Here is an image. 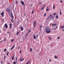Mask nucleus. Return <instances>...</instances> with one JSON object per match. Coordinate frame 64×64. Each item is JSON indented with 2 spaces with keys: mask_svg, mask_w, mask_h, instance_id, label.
<instances>
[{
  "mask_svg": "<svg viewBox=\"0 0 64 64\" xmlns=\"http://www.w3.org/2000/svg\"><path fill=\"white\" fill-rule=\"evenodd\" d=\"M6 48H5L4 50V51H6Z\"/></svg>",
  "mask_w": 64,
  "mask_h": 64,
  "instance_id": "2f4dec72",
  "label": "nucleus"
},
{
  "mask_svg": "<svg viewBox=\"0 0 64 64\" xmlns=\"http://www.w3.org/2000/svg\"><path fill=\"white\" fill-rule=\"evenodd\" d=\"M15 56V55H14L13 56L12 58V60H13L14 59V56Z\"/></svg>",
  "mask_w": 64,
  "mask_h": 64,
  "instance_id": "9b49d317",
  "label": "nucleus"
},
{
  "mask_svg": "<svg viewBox=\"0 0 64 64\" xmlns=\"http://www.w3.org/2000/svg\"><path fill=\"white\" fill-rule=\"evenodd\" d=\"M10 15H11V17H12L13 19H14V16H13V14H12V13H11Z\"/></svg>",
  "mask_w": 64,
  "mask_h": 64,
  "instance_id": "0eeeda50",
  "label": "nucleus"
},
{
  "mask_svg": "<svg viewBox=\"0 0 64 64\" xmlns=\"http://www.w3.org/2000/svg\"><path fill=\"white\" fill-rule=\"evenodd\" d=\"M52 26H56V24H52Z\"/></svg>",
  "mask_w": 64,
  "mask_h": 64,
  "instance_id": "4468645a",
  "label": "nucleus"
},
{
  "mask_svg": "<svg viewBox=\"0 0 64 64\" xmlns=\"http://www.w3.org/2000/svg\"><path fill=\"white\" fill-rule=\"evenodd\" d=\"M30 30L29 31H28V33H30Z\"/></svg>",
  "mask_w": 64,
  "mask_h": 64,
  "instance_id": "37998d69",
  "label": "nucleus"
},
{
  "mask_svg": "<svg viewBox=\"0 0 64 64\" xmlns=\"http://www.w3.org/2000/svg\"><path fill=\"white\" fill-rule=\"evenodd\" d=\"M45 6H46V5L44 6L42 8L41 10H43L44 8L45 7Z\"/></svg>",
  "mask_w": 64,
  "mask_h": 64,
  "instance_id": "f8f14e48",
  "label": "nucleus"
},
{
  "mask_svg": "<svg viewBox=\"0 0 64 64\" xmlns=\"http://www.w3.org/2000/svg\"><path fill=\"white\" fill-rule=\"evenodd\" d=\"M6 38L5 39H4V40H3V41H6Z\"/></svg>",
  "mask_w": 64,
  "mask_h": 64,
  "instance_id": "a211bd4d",
  "label": "nucleus"
},
{
  "mask_svg": "<svg viewBox=\"0 0 64 64\" xmlns=\"http://www.w3.org/2000/svg\"><path fill=\"white\" fill-rule=\"evenodd\" d=\"M49 62H51V59H50V60H49Z\"/></svg>",
  "mask_w": 64,
  "mask_h": 64,
  "instance_id": "ea45409f",
  "label": "nucleus"
},
{
  "mask_svg": "<svg viewBox=\"0 0 64 64\" xmlns=\"http://www.w3.org/2000/svg\"><path fill=\"white\" fill-rule=\"evenodd\" d=\"M36 21H34L33 22V25L34 26V28H35V27H36Z\"/></svg>",
  "mask_w": 64,
  "mask_h": 64,
  "instance_id": "f03ea898",
  "label": "nucleus"
},
{
  "mask_svg": "<svg viewBox=\"0 0 64 64\" xmlns=\"http://www.w3.org/2000/svg\"><path fill=\"white\" fill-rule=\"evenodd\" d=\"M8 34H9V32H7Z\"/></svg>",
  "mask_w": 64,
  "mask_h": 64,
  "instance_id": "09e8293b",
  "label": "nucleus"
},
{
  "mask_svg": "<svg viewBox=\"0 0 64 64\" xmlns=\"http://www.w3.org/2000/svg\"><path fill=\"white\" fill-rule=\"evenodd\" d=\"M41 3H42V2H40L39 3V4H41Z\"/></svg>",
  "mask_w": 64,
  "mask_h": 64,
  "instance_id": "79ce46f5",
  "label": "nucleus"
},
{
  "mask_svg": "<svg viewBox=\"0 0 64 64\" xmlns=\"http://www.w3.org/2000/svg\"><path fill=\"white\" fill-rule=\"evenodd\" d=\"M50 40H51V38L50 37H48Z\"/></svg>",
  "mask_w": 64,
  "mask_h": 64,
  "instance_id": "c85d7f7f",
  "label": "nucleus"
},
{
  "mask_svg": "<svg viewBox=\"0 0 64 64\" xmlns=\"http://www.w3.org/2000/svg\"><path fill=\"white\" fill-rule=\"evenodd\" d=\"M20 61H23V60H24V58L22 59V58H20Z\"/></svg>",
  "mask_w": 64,
  "mask_h": 64,
  "instance_id": "6e6552de",
  "label": "nucleus"
},
{
  "mask_svg": "<svg viewBox=\"0 0 64 64\" xmlns=\"http://www.w3.org/2000/svg\"><path fill=\"white\" fill-rule=\"evenodd\" d=\"M4 26L6 28H7V27H8V25L6 24H5Z\"/></svg>",
  "mask_w": 64,
  "mask_h": 64,
  "instance_id": "1a4fd4ad",
  "label": "nucleus"
},
{
  "mask_svg": "<svg viewBox=\"0 0 64 64\" xmlns=\"http://www.w3.org/2000/svg\"><path fill=\"white\" fill-rule=\"evenodd\" d=\"M13 64H16V62H13Z\"/></svg>",
  "mask_w": 64,
  "mask_h": 64,
  "instance_id": "412c9836",
  "label": "nucleus"
},
{
  "mask_svg": "<svg viewBox=\"0 0 64 64\" xmlns=\"http://www.w3.org/2000/svg\"><path fill=\"white\" fill-rule=\"evenodd\" d=\"M59 38H60L59 37H58V39H59Z\"/></svg>",
  "mask_w": 64,
  "mask_h": 64,
  "instance_id": "de8ad7c7",
  "label": "nucleus"
},
{
  "mask_svg": "<svg viewBox=\"0 0 64 64\" xmlns=\"http://www.w3.org/2000/svg\"><path fill=\"white\" fill-rule=\"evenodd\" d=\"M6 10L8 11V12L9 13H10V9L7 8L6 9Z\"/></svg>",
  "mask_w": 64,
  "mask_h": 64,
  "instance_id": "423d86ee",
  "label": "nucleus"
},
{
  "mask_svg": "<svg viewBox=\"0 0 64 64\" xmlns=\"http://www.w3.org/2000/svg\"><path fill=\"white\" fill-rule=\"evenodd\" d=\"M32 4H31V6H32Z\"/></svg>",
  "mask_w": 64,
  "mask_h": 64,
  "instance_id": "4d7b16f0",
  "label": "nucleus"
},
{
  "mask_svg": "<svg viewBox=\"0 0 64 64\" xmlns=\"http://www.w3.org/2000/svg\"><path fill=\"white\" fill-rule=\"evenodd\" d=\"M23 27H21V31H23Z\"/></svg>",
  "mask_w": 64,
  "mask_h": 64,
  "instance_id": "2eb2a0df",
  "label": "nucleus"
},
{
  "mask_svg": "<svg viewBox=\"0 0 64 64\" xmlns=\"http://www.w3.org/2000/svg\"><path fill=\"white\" fill-rule=\"evenodd\" d=\"M16 4H17V0L16 1Z\"/></svg>",
  "mask_w": 64,
  "mask_h": 64,
  "instance_id": "c9c22d12",
  "label": "nucleus"
},
{
  "mask_svg": "<svg viewBox=\"0 0 64 64\" xmlns=\"http://www.w3.org/2000/svg\"><path fill=\"white\" fill-rule=\"evenodd\" d=\"M62 31H64V30H62Z\"/></svg>",
  "mask_w": 64,
  "mask_h": 64,
  "instance_id": "5fc2aeb1",
  "label": "nucleus"
},
{
  "mask_svg": "<svg viewBox=\"0 0 64 64\" xmlns=\"http://www.w3.org/2000/svg\"><path fill=\"white\" fill-rule=\"evenodd\" d=\"M4 12L3 11H2V13H0V14L2 15V17H4Z\"/></svg>",
  "mask_w": 64,
  "mask_h": 64,
  "instance_id": "7ed1b4c3",
  "label": "nucleus"
},
{
  "mask_svg": "<svg viewBox=\"0 0 64 64\" xmlns=\"http://www.w3.org/2000/svg\"><path fill=\"white\" fill-rule=\"evenodd\" d=\"M0 33H1V31L0 30Z\"/></svg>",
  "mask_w": 64,
  "mask_h": 64,
  "instance_id": "6e6d98bb",
  "label": "nucleus"
},
{
  "mask_svg": "<svg viewBox=\"0 0 64 64\" xmlns=\"http://www.w3.org/2000/svg\"><path fill=\"white\" fill-rule=\"evenodd\" d=\"M1 63L2 64H3V62H1Z\"/></svg>",
  "mask_w": 64,
  "mask_h": 64,
  "instance_id": "a18cd8bd",
  "label": "nucleus"
},
{
  "mask_svg": "<svg viewBox=\"0 0 64 64\" xmlns=\"http://www.w3.org/2000/svg\"><path fill=\"white\" fill-rule=\"evenodd\" d=\"M58 18V16H56V18Z\"/></svg>",
  "mask_w": 64,
  "mask_h": 64,
  "instance_id": "a878e982",
  "label": "nucleus"
},
{
  "mask_svg": "<svg viewBox=\"0 0 64 64\" xmlns=\"http://www.w3.org/2000/svg\"><path fill=\"white\" fill-rule=\"evenodd\" d=\"M19 32H18L17 33V35H18V34H19Z\"/></svg>",
  "mask_w": 64,
  "mask_h": 64,
  "instance_id": "72a5a7b5",
  "label": "nucleus"
},
{
  "mask_svg": "<svg viewBox=\"0 0 64 64\" xmlns=\"http://www.w3.org/2000/svg\"><path fill=\"white\" fill-rule=\"evenodd\" d=\"M40 28H42V26H41V25L40 26Z\"/></svg>",
  "mask_w": 64,
  "mask_h": 64,
  "instance_id": "58836bf2",
  "label": "nucleus"
},
{
  "mask_svg": "<svg viewBox=\"0 0 64 64\" xmlns=\"http://www.w3.org/2000/svg\"><path fill=\"white\" fill-rule=\"evenodd\" d=\"M16 62H17V57H16Z\"/></svg>",
  "mask_w": 64,
  "mask_h": 64,
  "instance_id": "b1692460",
  "label": "nucleus"
},
{
  "mask_svg": "<svg viewBox=\"0 0 64 64\" xmlns=\"http://www.w3.org/2000/svg\"><path fill=\"white\" fill-rule=\"evenodd\" d=\"M27 34H26V36H25V37H27Z\"/></svg>",
  "mask_w": 64,
  "mask_h": 64,
  "instance_id": "c03bdc74",
  "label": "nucleus"
},
{
  "mask_svg": "<svg viewBox=\"0 0 64 64\" xmlns=\"http://www.w3.org/2000/svg\"><path fill=\"white\" fill-rule=\"evenodd\" d=\"M15 46V44H14V46H13V47H12L10 49V50H12V49H13L14 48Z\"/></svg>",
  "mask_w": 64,
  "mask_h": 64,
  "instance_id": "9d476101",
  "label": "nucleus"
},
{
  "mask_svg": "<svg viewBox=\"0 0 64 64\" xmlns=\"http://www.w3.org/2000/svg\"><path fill=\"white\" fill-rule=\"evenodd\" d=\"M46 13H45L44 14V16H46Z\"/></svg>",
  "mask_w": 64,
  "mask_h": 64,
  "instance_id": "cd10ccee",
  "label": "nucleus"
},
{
  "mask_svg": "<svg viewBox=\"0 0 64 64\" xmlns=\"http://www.w3.org/2000/svg\"><path fill=\"white\" fill-rule=\"evenodd\" d=\"M21 50H20V54H21Z\"/></svg>",
  "mask_w": 64,
  "mask_h": 64,
  "instance_id": "a19ab883",
  "label": "nucleus"
},
{
  "mask_svg": "<svg viewBox=\"0 0 64 64\" xmlns=\"http://www.w3.org/2000/svg\"><path fill=\"white\" fill-rule=\"evenodd\" d=\"M64 26H61V28H64Z\"/></svg>",
  "mask_w": 64,
  "mask_h": 64,
  "instance_id": "5701e85b",
  "label": "nucleus"
},
{
  "mask_svg": "<svg viewBox=\"0 0 64 64\" xmlns=\"http://www.w3.org/2000/svg\"><path fill=\"white\" fill-rule=\"evenodd\" d=\"M5 58H6V56H4V59H5Z\"/></svg>",
  "mask_w": 64,
  "mask_h": 64,
  "instance_id": "bb28decb",
  "label": "nucleus"
},
{
  "mask_svg": "<svg viewBox=\"0 0 64 64\" xmlns=\"http://www.w3.org/2000/svg\"><path fill=\"white\" fill-rule=\"evenodd\" d=\"M36 37H38V36H36Z\"/></svg>",
  "mask_w": 64,
  "mask_h": 64,
  "instance_id": "3c124183",
  "label": "nucleus"
},
{
  "mask_svg": "<svg viewBox=\"0 0 64 64\" xmlns=\"http://www.w3.org/2000/svg\"><path fill=\"white\" fill-rule=\"evenodd\" d=\"M48 10H49L48 9V8H47L46 10V11H48Z\"/></svg>",
  "mask_w": 64,
  "mask_h": 64,
  "instance_id": "f704fd0d",
  "label": "nucleus"
},
{
  "mask_svg": "<svg viewBox=\"0 0 64 64\" xmlns=\"http://www.w3.org/2000/svg\"><path fill=\"white\" fill-rule=\"evenodd\" d=\"M51 14H50V15L49 16V17L47 18V19H46V20H48V19H49V17H50V16H51Z\"/></svg>",
  "mask_w": 64,
  "mask_h": 64,
  "instance_id": "dca6fc26",
  "label": "nucleus"
},
{
  "mask_svg": "<svg viewBox=\"0 0 64 64\" xmlns=\"http://www.w3.org/2000/svg\"><path fill=\"white\" fill-rule=\"evenodd\" d=\"M26 64H28V62H27V63H26Z\"/></svg>",
  "mask_w": 64,
  "mask_h": 64,
  "instance_id": "8fccbe9b",
  "label": "nucleus"
},
{
  "mask_svg": "<svg viewBox=\"0 0 64 64\" xmlns=\"http://www.w3.org/2000/svg\"><path fill=\"white\" fill-rule=\"evenodd\" d=\"M32 48H30V52H31V51H32Z\"/></svg>",
  "mask_w": 64,
  "mask_h": 64,
  "instance_id": "4be33fe9",
  "label": "nucleus"
},
{
  "mask_svg": "<svg viewBox=\"0 0 64 64\" xmlns=\"http://www.w3.org/2000/svg\"><path fill=\"white\" fill-rule=\"evenodd\" d=\"M20 2H21V3L22 4V5L23 6V5H24V4H25L24 2H23L22 1H20Z\"/></svg>",
  "mask_w": 64,
  "mask_h": 64,
  "instance_id": "39448f33",
  "label": "nucleus"
},
{
  "mask_svg": "<svg viewBox=\"0 0 64 64\" xmlns=\"http://www.w3.org/2000/svg\"><path fill=\"white\" fill-rule=\"evenodd\" d=\"M34 12V11L33 10L32 11V14H33V13Z\"/></svg>",
  "mask_w": 64,
  "mask_h": 64,
  "instance_id": "4c0bfd02",
  "label": "nucleus"
},
{
  "mask_svg": "<svg viewBox=\"0 0 64 64\" xmlns=\"http://www.w3.org/2000/svg\"><path fill=\"white\" fill-rule=\"evenodd\" d=\"M56 28H57V26H56Z\"/></svg>",
  "mask_w": 64,
  "mask_h": 64,
  "instance_id": "603ef678",
  "label": "nucleus"
},
{
  "mask_svg": "<svg viewBox=\"0 0 64 64\" xmlns=\"http://www.w3.org/2000/svg\"><path fill=\"white\" fill-rule=\"evenodd\" d=\"M0 42H2V40H1V41H0Z\"/></svg>",
  "mask_w": 64,
  "mask_h": 64,
  "instance_id": "864d4df0",
  "label": "nucleus"
},
{
  "mask_svg": "<svg viewBox=\"0 0 64 64\" xmlns=\"http://www.w3.org/2000/svg\"><path fill=\"white\" fill-rule=\"evenodd\" d=\"M60 14H62V13H61V10H60Z\"/></svg>",
  "mask_w": 64,
  "mask_h": 64,
  "instance_id": "473e14b6",
  "label": "nucleus"
},
{
  "mask_svg": "<svg viewBox=\"0 0 64 64\" xmlns=\"http://www.w3.org/2000/svg\"><path fill=\"white\" fill-rule=\"evenodd\" d=\"M34 39H36V36H35V35H34Z\"/></svg>",
  "mask_w": 64,
  "mask_h": 64,
  "instance_id": "ddd939ff",
  "label": "nucleus"
},
{
  "mask_svg": "<svg viewBox=\"0 0 64 64\" xmlns=\"http://www.w3.org/2000/svg\"><path fill=\"white\" fill-rule=\"evenodd\" d=\"M0 40H1V38H0Z\"/></svg>",
  "mask_w": 64,
  "mask_h": 64,
  "instance_id": "13d9d810",
  "label": "nucleus"
},
{
  "mask_svg": "<svg viewBox=\"0 0 64 64\" xmlns=\"http://www.w3.org/2000/svg\"><path fill=\"white\" fill-rule=\"evenodd\" d=\"M14 41V40L12 39V40L11 42H13Z\"/></svg>",
  "mask_w": 64,
  "mask_h": 64,
  "instance_id": "7c9ffc66",
  "label": "nucleus"
},
{
  "mask_svg": "<svg viewBox=\"0 0 64 64\" xmlns=\"http://www.w3.org/2000/svg\"><path fill=\"white\" fill-rule=\"evenodd\" d=\"M11 21V22H13V19H12Z\"/></svg>",
  "mask_w": 64,
  "mask_h": 64,
  "instance_id": "6ab92c4d",
  "label": "nucleus"
},
{
  "mask_svg": "<svg viewBox=\"0 0 64 64\" xmlns=\"http://www.w3.org/2000/svg\"><path fill=\"white\" fill-rule=\"evenodd\" d=\"M60 2H61V3H62V2H63V1H62V0H61L60 1Z\"/></svg>",
  "mask_w": 64,
  "mask_h": 64,
  "instance_id": "e433bc0d",
  "label": "nucleus"
},
{
  "mask_svg": "<svg viewBox=\"0 0 64 64\" xmlns=\"http://www.w3.org/2000/svg\"><path fill=\"white\" fill-rule=\"evenodd\" d=\"M56 13H54L53 14L54 15H56Z\"/></svg>",
  "mask_w": 64,
  "mask_h": 64,
  "instance_id": "c756f323",
  "label": "nucleus"
},
{
  "mask_svg": "<svg viewBox=\"0 0 64 64\" xmlns=\"http://www.w3.org/2000/svg\"><path fill=\"white\" fill-rule=\"evenodd\" d=\"M55 8V6L53 5V9H54Z\"/></svg>",
  "mask_w": 64,
  "mask_h": 64,
  "instance_id": "aec40b11",
  "label": "nucleus"
},
{
  "mask_svg": "<svg viewBox=\"0 0 64 64\" xmlns=\"http://www.w3.org/2000/svg\"><path fill=\"white\" fill-rule=\"evenodd\" d=\"M46 32L47 33H49L51 32L50 29L48 28H46Z\"/></svg>",
  "mask_w": 64,
  "mask_h": 64,
  "instance_id": "f257e3e1",
  "label": "nucleus"
},
{
  "mask_svg": "<svg viewBox=\"0 0 64 64\" xmlns=\"http://www.w3.org/2000/svg\"><path fill=\"white\" fill-rule=\"evenodd\" d=\"M54 58H56V59L57 58V56H54Z\"/></svg>",
  "mask_w": 64,
  "mask_h": 64,
  "instance_id": "393cba45",
  "label": "nucleus"
},
{
  "mask_svg": "<svg viewBox=\"0 0 64 64\" xmlns=\"http://www.w3.org/2000/svg\"><path fill=\"white\" fill-rule=\"evenodd\" d=\"M12 24L11 23H10V26H9L10 28V29H11L12 28Z\"/></svg>",
  "mask_w": 64,
  "mask_h": 64,
  "instance_id": "20e7f679",
  "label": "nucleus"
},
{
  "mask_svg": "<svg viewBox=\"0 0 64 64\" xmlns=\"http://www.w3.org/2000/svg\"><path fill=\"white\" fill-rule=\"evenodd\" d=\"M20 48V47H18V49H19V48Z\"/></svg>",
  "mask_w": 64,
  "mask_h": 64,
  "instance_id": "49530a36",
  "label": "nucleus"
},
{
  "mask_svg": "<svg viewBox=\"0 0 64 64\" xmlns=\"http://www.w3.org/2000/svg\"><path fill=\"white\" fill-rule=\"evenodd\" d=\"M4 27H5V26H4Z\"/></svg>",
  "mask_w": 64,
  "mask_h": 64,
  "instance_id": "bf43d9fd",
  "label": "nucleus"
},
{
  "mask_svg": "<svg viewBox=\"0 0 64 64\" xmlns=\"http://www.w3.org/2000/svg\"><path fill=\"white\" fill-rule=\"evenodd\" d=\"M6 55H7V56H8V55H9V52H7V54H6Z\"/></svg>",
  "mask_w": 64,
  "mask_h": 64,
  "instance_id": "f3484780",
  "label": "nucleus"
}]
</instances>
